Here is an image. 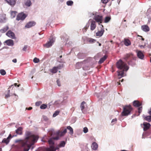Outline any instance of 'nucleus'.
<instances>
[{
    "mask_svg": "<svg viewBox=\"0 0 151 151\" xmlns=\"http://www.w3.org/2000/svg\"><path fill=\"white\" fill-rule=\"evenodd\" d=\"M26 138L24 140L20 142L21 147L23 149L24 151H28L32 145L34 144L38 139V137L34 134H32L29 132L25 133Z\"/></svg>",
    "mask_w": 151,
    "mask_h": 151,
    "instance_id": "obj_1",
    "label": "nucleus"
},
{
    "mask_svg": "<svg viewBox=\"0 0 151 151\" xmlns=\"http://www.w3.org/2000/svg\"><path fill=\"white\" fill-rule=\"evenodd\" d=\"M133 110V108L130 105H125L123 107L121 114L122 116H128L131 114Z\"/></svg>",
    "mask_w": 151,
    "mask_h": 151,
    "instance_id": "obj_2",
    "label": "nucleus"
},
{
    "mask_svg": "<svg viewBox=\"0 0 151 151\" xmlns=\"http://www.w3.org/2000/svg\"><path fill=\"white\" fill-rule=\"evenodd\" d=\"M116 66L119 69L122 70H127L129 69L127 64L121 60H120L116 63Z\"/></svg>",
    "mask_w": 151,
    "mask_h": 151,
    "instance_id": "obj_3",
    "label": "nucleus"
},
{
    "mask_svg": "<svg viewBox=\"0 0 151 151\" xmlns=\"http://www.w3.org/2000/svg\"><path fill=\"white\" fill-rule=\"evenodd\" d=\"M124 58L128 62L129 64H132V61L135 60L136 59V58L132 53H130L125 55Z\"/></svg>",
    "mask_w": 151,
    "mask_h": 151,
    "instance_id": "obj_4",
    "label": "nucleus"
},
{
    "mask_svg": "<svg viewBox=\"0 0 151 151\" xmlns=\"http://www.w3.org/2000/svg\"><path fill=\"white\" fill-rule=\"evenodd\" d=\"M50 147L46 148L44 151H55V149L54 143L52 138H50L48 141Z\"/></svg>",
    "mask_w": 151,
    "mask_h": 151,
    "instance_id": "obj_5",
    "label": "nucleus"
},
{
    "mask_svg": "<svg viewBox=\"0 0 151 151\" xmlns=\"http://www.w3.org/2000/svg\"><path fill=\"white\" fill-rule=\"evenodd\" d=\"M55 37H53L52 36H51L49 41L47 42L46 44H43V46L46 48L50 47L52 46V44L55 42Z\"/></svg>",
    "mask_w": 151,
    "mask_h": 151,
    "instance_id": "obj_6",
    "label": "nucleus"
},
{
    "mask_svg": "<svg viewBox=\"0 0 151 151\" xmlns=\"http://www.w3.org/2000/svg\"><path fill=\"white\" fill-rule=\"evenodd\" d=\"M93 19L100 25L103 22V17L101 15H96L94 16Z\"/></svg>",
    "mask_w": 151,
    "mask_h": 151,
    "instance_id": "obj_7",
    "label": "nucleus"
},
{
    "mask_svg": "<svg viewBox=\"0 0 151 151\" xmlns=\"http://www.w3.org/2000/svg\"><path fill=\"white\" fill-rule=\"evenodd\" d=\"M27 16L26 14H24L23 13H21L19 14L17 16L16 19L19 21V20H23Z\"/></svg>",
    "mask_w": 151,
    "mask_h": 151,
    "instance_id": "obj_8",
    "label": "nucleus"
},
{
    "mask_svg": "<svg viewBox=\"0 0 151 151\" xmlns=\"http://www.w3.org/2000/svg\"><path fill=\"white\" fill-rule=\"evenodd\" d=\"M6 35L7 36L12 39H14L16 38L14 33L11 30L8 31L6 32Z\"/></svg>",
    "mask_w": 151,
    "mask_h": 151,
    "instance_id": "obj_9",
    "label": "nucleus"
},
{
    "mask_svg": "<svg viewBox=\"0 0 151 151\" xmlns=\"http://www.w3.org/2000/svg\"><path fill=\"white\" fill-rule=\"evenodd\" d=\"M102 26V28L100 31H98L96 33V35L99 37L101 36L103 34L104 32V29L103 26L102 25H101Z\"/></svg>",
    "mask_w": 151,
    "mask_h": 151,
    "instance_id": "obj_10",
    "label": "nucleus"
},
{
    "mask_svg": "<svg viewBox=\"0 0 151 151\" xmlns=\"http://www.w3.org/2000/svg\"><path fill=\"white\" fill-rule=\"evenodd\" d=\"M4 43H6V45L9 46H12L14 45V41L11 39H8L6 40Z\"/></svg>",
    "mask_w": 151,
    "mask_h": 151,
    "instance_id": "obj_11",
    "label": "nucleus"
},
{
    "mask_svg": "<svg viewBox=\"0 0 151 151\" xmlns=\"http://www.w3.org/2000/svg\"><path fill=\"white\" fill-rule=\"evenodd\" d=\"M61 68V66L58 65L57 67H54L53 68L50 69V72L53 73H55L58 72V69H60Z\"/></svg>",
    "mask_w": 151,
    "mask_h": 151,
    "instance_id": "obj_12",
    "label": "nucleus"
},
{
    "mask_svg": "<svg viewBox=\"0 0 151 151\" xmlns=\"http://www.w3.org/2000/svg\"><path fill=\"white\" fill-rule=\"evenodd\" d=\"M127 70H122L121 71L118 70L117 72L118 73V78L119 79H120L124 76V71H127Z\"/></svg>",
    "mask_w": 151,
    "mask_h": 151,
    "instance_id": "obj_13",
    "label": "nucleus"
},
{
    "mask_svg": "<svg viewBox=\"0 0 151 151\" xmlns=\"http://www.w3.org/2000/svg\"><path fill=\"white\" fill-rule=\"evenodd\" d=\"M142 105V103L137 100H135L133 102V105L134 107H139Z\"/></svg>",
    "mask_w": 151,
    "mask_h": 151,
    "instance_id": "obj_14",
    "label": "nucleus"
},
{
    "mask_svg": "<svg viewBox=\"0 0 151 151\" xmlns=\"http://www.w3.org/2000/svg\"><path fill=\"white\" fill-rule=\"evenodd\" d=\"M36 24V23L34 22H29L25 26V27L27 28H29L32 26H34Z\"/></svg>",
    "mask_w": 151,
    "mask_h": 151,
    "instance_id": "obj_15",
    "label": "nucleus"
},
{
    "mask_svg": "<svg viewBox=\"0 0 151 151\" xmlns=\"http://www.w3.org/2000/svg\"><path fill=\"white\" fill-rule=\"evenodd\" d=\"M143 125L144 126L143 129L144 131H146L148 130L150 126V123L144 122L143 123Z\"/></svg>",
    "mask_w": 151,
    "mask_h": 151,
    "instance_id": "obj_16",
    "label": "nucleus"
},
{
    "mask_svg": "<svg viewBox=\"0 0 151 151\" xmlns=\"http://www.w3.org/2000/svg\"><path fill=\"white\" fill-rule=\"evenodd\" d=\"M67 132V131L66 129H65L63 131H58L57 133V134L58 136H62L64 135Z\"/></svg>",
    "mask_w": 151,
    "mask_h": 151,
    "instance_id": "obj_17",
    "label": "nucleus"
},
{
    "mask_svg": "<svg viewBox=\"0 0 151 151\" xmlns=\"http://www.w3.org/2000/svg\"><path fill=\"white\" fill-rule=\"evenodd\" d=\"M96 27V25L95 22L93 20L92 21L90 25L91 30L92 31L94 30Z\"/></svg>",
    "mask_w": 151,
    "mask_h": 151,
    "instance_id": "obj_18",
    "label": "nucleus"
},
{
    "mask_svg": "<svg viewBox=\"0 0 151 151\" xmlns=\"http://www.w3.org/2000/svg\"><path fill=\"white\" fill-rule=\"evenodd\" d=\"M10 5L14 6L16 3L15 0H5Z\"/></svg>",
    "mask_w": 151,
    "mask_h": 151,
    "instance_id": "obj_19",
    "label": "nucleus"
},
{
    "mask_svg": "<svg viewBox=\"0 0 151 151\" xmlns=\"http://www.w3.org/2000/svg\"><path fill=\"white\" fill-rule=\"evenodd\" d=\"M137 52V56L139 58L142 59L144 57V55L140 51H138Z\"/></svg>",
    "mask_w": 151,
    "mask_h": 151,
    "instance_id": "obj_20",
    "label": "nucleus"
},
{
    "mask_svg": "<svg viewBox=\"0 0 151 151\" xmlns=\"http://www.w3.org/2000/svg\"><path fill=\"white\" fill-rule=\"evenodd\" d=\"M142 29L145 32H148L149 31V27L147 25H144L141 27Z\"/></svg>",
    "mask_w": 151,
    "mask_h": 151,
    "instance_id": "obj_21",
    "label": "nucleus"
},
{
    "mask_svg": "<svg viewBox=\"0 0 151 151\" xmlns=\"http://www.w3.org/2000/svg\"><path fill=\"white\" fill-rule=\"evenodd\" d=\"M124 44L126 46H128L130 45L131 43L129 39L125 38L124 39Z\"/></svg>",
    "mask_w": 151,
    "mask_h": 151,
    "instance_id": "obj_22",
    "label": "nucleus"
},
{
    "mask_svg": "<svg viewBox=\"0 0 151 151\" xmlns=\"http://www.w3.org/2000/svg\"><path fill=\"white\" fill-rule=\"evenodd\" d=\"M6 20L5 15L4 14L0 15V22L4 23Z\"/></svg>",
    "mask_w": 151,
    "mask_h": 151,
    "instance_id": "obj_23",
    "label": "nucleus"
},
{
    "mask_svg": "<svg viewBox=\"0 0 151 151\" xmlns=\"http://www.w3.org/2000/svg\"><path fill=\"white\" fill-rule=\"evenodd\" d=\"M98 147V145L96 142H93L92 143L91 147L92 149L96 150H97Z\"/></svg>",
    "mask_w": 151,
    "mask_h": 151,
    "instance_id": "obj_24",
    "label": "nucleus"
},
{
    "mask_svg": "<svg viewBox=\"0 0 151 151\" xmlns=\"http://www.w3.org/2000/svg\"><path fill=\"white\" fill-rule=\"evenodd\" d=\"M22 128L21 127H19L16 130V133L18 134H22Z\"/></svg>",
    "mask_w": 151,
    "mask_h": 151,
    "instance_id": "obj_25",
    "label": "nucleus"
},
{
    "mask_svg": "<svg viewBox=\"0 0 151 151\" xmlns=\"http://www.w3.org/2000/svg\"><path fill=\"white\" fill-rule=\"evenodd\" d=\"M107 58V56L106 55H104L103 58H101L100 59V60L98 62L99 63V64L102 63L106 60Z\"/></svg>",
    "mask_w": 151,
    "mask_h": 151,
    "instance_id": "obj_26",
    "label": "nucleus"
},
{
    "mask_svg": "<svg viewBox=\"0 0 151 151\" xmlns=\"http://www.w3.org/2000/svg\"><path fill=\"white\" fill-rule=\"evenodd\" d=\"M9 29V27L7 26L3 28L0 29V32L2 33H4L6 32Z\"/></svg>",
    "mask_w": 151,
    "mask_h": 151,
    "instance_id": "obj_27",
    "label": "nucleus"
},
{
    "mask_svg": "<svg viewBox=\"0 0 151 151\" xmlns=\"http://www.w3.org/2000/svg\"><path fill=\"white\" fill-rule=\"evenodd\" d=\"M143 117L145 120L148 122H150L151 121V116H143Z\"/></svg>",
    "mask_w": 151,
    "mask_h": 151,
    "instance_id": "obj_28",
    "label": "nucleus"
},
{
    "mask_svg": "<svg viewBox=\"0 0 151 151\" xmlns=\"http://www.w3.org/2000/svg\"><path fill=\"white\" fill-rule=\"evenodd\" d=\"M67 129L69 130V133L70 134L72 135L73 134V129L70 126H67Z\"/></svg>",
    "mask_w": 151,
    "mask_h": 151,
    "instance_id": "obj_29",
    "label": "nucleus"
},
{
    "mask_svg": "<svg viewBox=\"0 0 151 151\" xmlns=\"http://www.w3.org/2000/svg\"><path fill=\"white\" fill-rule=\"evenodd\" d=\"M9 142V137H8L6 139L4 138L2 141V142L8 144Z\"/></svg>",
    "mask_w": 151,
    "mask_h": 151,
    "instance_id": "obj_30",
    "label": "nucleus"
},
{
    "mask_svg": "<svg viewBox=\"0 0 151 151\" xmlns=\"http://www.w3.org/2000/svg\"><path fill=\"white\" fill-rule=\"evenodd\" d=\"M111 18L110 17H106L105 18L104 22L106 23H108L110 21V20H111Z\"/></svg>",
    "mask_w": 151,
    "mask_h": 151,
    "instance_id": "obj_31",
    "label": "nucleus"
},
{
    "mask_svg": "<svg viewBox=\"0 0 151 151\" xmlns=\"http://www.w3.org/2000/svg\"><path fill=\"white\" fill-rule=\"evenodd\" d=\"M86 104V103L84 101H83L82 102V103H81V109L82 110V111H83V110L85 108V106L84 105V104Z\"/></svg>",
    "mask_w": 151,
    "mask_h": 151,
    "instance_id": "obj_32",
    "label": "nucleus"
},
{
    "mask_svg": "<svg viewBox=\"0 0 151 151\" xmlns=\"http://www.w3.org/2000/svg\"><path fill=\"white\" fill-rule=\"evenodd\" d=\"M31 4V1L29 0H27L25 3V5L28 6H30Z\"/></svg>",
    "mask_w": 151,
    "mask_h": 151,
    "instance_id": "obj_33",
    "label": "nucleus"
},
{
    "mask_svg": "<svg viewBox=\"0 0 151 151\" xmlns=\"http://www.w3.org/2000/svg\"><path fill=\"white\" fill-rule=\"evenodd\" d=\"M82 64V63H77L76 65V67L78 68L79 69L81 67V65Z\"/></svg>",
    "mask_w": 151,
    "mask_h": 151,
    "instance_id": "obj_34",
    "label": "nucleus"
},
{
    "mask_svg": "<svg viewBox=\"0 0 151 151\" xmlns=\"http://www.w3.org/2000/svg\"><path fill=\"white\" fill-rule=\"evenodd\" d=\"M65 143L64 141H61L59 145V147H64L65 146Z\"/></svg>",
    "mask_w": 151,
    "mask_h": 151,
    "instance_id": "obj_35",
    "label": "nucleus"
},
{
    "mask_svg": "<svg viewBox=\"0 0 151 151\" xmlns=\"http://www.w3.org/2000/svg\"><path fill=\"white\" fill-rule=\"evenodd\" d=\"M89 27V24H87L86 25V26L84 27L83 29V32H86L87 29H88Z\"/></svg>",
    "mask_w": 151,
    "mask_h": 151,
    "instance_id": "obj_36",
    "label": "nucleus"
},
{
    "mask_svg": "<svg viewBox=\"0 0 151 151\" xmlns=\"http://www.w3.org/2000/svg\"><path fill=\"white\" fill-rule=\"evenodd\" d=\"M66 3L68 6H72L73 4V2L72 1H68Z\"/></svg>",
    "mask_w": 151,
    "mask_h": 151,
    "instance_id": "obj_37",
    "label": "nucleus"
},
{
    "mask_svg": "<svg viewBox=\"0 0 151 151\" xmlns=\"http://www.w3.org/2000/svg\"><path fill=\"white\" fill-rule=\"evenodd\" d=\"M60 111H56L53 115V117H55L59 114Z\"/></svg>",
    "mask_w": 151,
    "mask_h": 151,
    "instance_id": "obj_38",
    "label": "nucleus"
},
{
    "mask_svg": "<svg viewBox=\"0 0 151 151\" xmlns=\"http://www.w3.org/2000/svg\"><path fill=\"white\" fill-rule=\"evenodd\" d=\"M47 105L45 104H42L40 106V108L41 109H45L46 108Z\"/></svg>",
    "mask_w": 151,
    "mask_h": 151,
    "instance_id": "obj_39",
    "label": "nucleus"
},
{
    "mask_svg": "<svg viewBox=\"0 0 151 151\" xmlns=\"http://www.w3.org/2000/svg\"><path fill=\"white\" fill-rule=\"evenodd\" d=\"M0 72L1 74L3 76L5 75L6 74V72L4 70H1Z\"/></svg>",
    "mask_w": 151,
    "mask_h": 151,
    "instance_id": "obj_40",
    "label": "nucleus"
},
{
    "mask_svg": "<svg viewBox=\"0 0 151 151\" xmlns=\"http://www.w3.org/2000/svg\"><path fill=\"white\" fill-rule=\"evenodd\" d=\"M40 61V60L38 58H35L33 59V62L35 63H38Z\"/></svg>",
    "mask_w": 151,
    "mask_h": 151,
    "instance_id": "obj_41",
    "label": "nucleus"
},
{
    "mask_svg": "<svg viewBox=\"0 0 151 151\" xmlns=\"http://www.w3.org/2000/svg\"><path fill=\"white\" fill-rule=\"evenodd\" d=\"M16 12L14 11H12L11 12V14L12 18L15 17L16 14Z\"/></svg>",
    "mask_w": 151,
    "mask_h": 151,
    "instance_id": "obj_42",
    "label": "nucleus"
},
{
    "mask_svg": "<svg viewBox=\"0 0 151 151\" xmlns=\"http://www.w3.org/2000/svg\"><path fill=\"white\" fill-rule=\"evenodd\" d=\"M42 104V102L41 101H39L35 103V105L37 106H39Z\"/></svg>",
    "mask_w": 151,
    "mask_h": 151,
    "instance_id": "obj_43",
    "label": "nucleus"
},
{
    "mask_svg": "<svg viewBox=\"0 0 151 151\" xmlns=\"http://www.w3.org/2000/svg\"><path fill=\"white\" fill-rule=\"evenodd\" d=\"M142 106L138 108V113L140 114L142 111Z\"/></svg>",
    "mask_w": 151,
    "mask_h": 151,
    "instance_id": "obj_44",
    "label": "nucleus"
},
{
    "mask_svg": "<svg viewBox=\"0 0 151 151\" xmlns=\"http://www.w3.org/2000/svg\"><path fill=\"white\" fill-rule=\"evenodd\" d=\"M83 131L84 133H86L88 131V128L86 127L84 128Z\"/></svg>",
    "mask_w": 151,
    "mask_h": 151,
    "instance_id": "obj_45",
    "label": "nucleus"
},
{
    "mask_svg": "<svg viewBox=\"0 0 151 151\" xmlns=\"http://www.w3.org/2000/svg\"><path fill=\"white\" fill-rule=\"evenodd\" d=\"M95 41H96V40H95L93 39H91L89 40V42H90V43H93L95 42Z\"/></svg>",
    "mask_w": 151,
    "mask_h": 151,
    "instance_id": "obj_46",
    "label": "nucleus"
},
{
    "mask_svg": "<svg viewBox=\"0 0 151 151\" xmlns=\"http://www.w3.org/2000/svg\"><path fill=\"white\" fill-rule=\"evenodd\" d=\"M10 91L9 90L8 91V93L5 95V98L7 99L8 97H9L10 96V94H9Z\"/></svg>",
    "mask_w": 151,
    "mask_h": 151,
    "instance_id": "obj_47",
    "label": "nucleus"
},
{
    "mask_svg": "<svg viewBox=\"0 0 151 151\" xmlns=\"http://www.w3.org/2000/svg\"><path fill=\"white\" fill-rule=\"evenodd\" d=\"M116 121H117V119L116 118L113 119L112 120L111 123H113V124H114L116 122Z\"/></svg>",
    "mask_w": 151,
    "mask_h": 151,
    "instance_id": "obj_48",
    "label": "nucleus"
},
{
    "mask_svg": "<svg viewBox=\"0 0 151 151\" xmlns=\"http://www.w3.org/2000/svg\"><path fill=\"white\" fill-rule=\"evenodd\" d=\"M101 1L104 4L107 3L108 2V0H101Z\"/></svg>",
    "mask_w": 151,
    "mask_h": 151,
    "instance_id": "obj_49",
    "label": "nucleus"
},
{
    "mask_svg": "<svg viewBox=\"0 0 151 151\" xmlns=\"http://www.w3.org/2000/svg\"><path fill=\"white\" fill-rule=\"evenodd\" d=\"M57 83L58 85L60 86V82L59 81V80L58 79L57 80Z\"/></svg>",
    "mask_w": 151,
    "mask_h": 151,
    "instance_id": "obj_50",
    "label": "nucleus"
},
{
    "mask_svg": "<svg viewBox=\"0 0 151 151\" xmlns=\"http://www.w3.org/2000/svg\"><path fill=\"white\" fill-rule=\"evenodd\" d=\"M27 46H25L23 48V51H26L27 48Z\"/></svg>",
    "mask_w": 151,
    "mask_h": 151,
    "instance_id": "obj_51",
    "label": "nucleus"
},
{
    "mask_svg": "<svg viewBox=\"0 0 151 151\" xmlns=\"http://www.w3.org/2000/svg\"><path fill=\"white\" fill-rule=\"evenodd\" d=\"M12 62L14 63H16L17 62V59L16 58L12 60Z\"/></svg>",
    "mask_w": 151,
    "mask_h": 151,
    "instance_id": "obj_52",
    "label": "nucleus"
},
{
    "mask_svg": "<svg viewBox=\"0 0 151 151\" xmlns=\"http://www.w3.org/2000/svg\"><path fill=\"white\" fill-rule=\"evenodd\" d=\"M53 139H55V140H58V139H59V137H53V138H52Z\"/></svg>",
    "mask_w": 151,
    "mask_h": 151,
    "instance_id": "obj_53",
    "label": "nucleus"
},
{
    "mask_svg": "<svg viewBox=\"0 0 151 151\" xmlns=\"http://www.w3.org/2000/svg\"><path fill=\"white\" fill-rule=\"evenodd\" d=\"M138 36L140 37H141V40H142V41H144V40L145 39L142 37V36H139V35H138Z\"/></svg>",
    "mask_w": 151,
    "mask_h": 151,
    "instance_id": "obj_54",
    "label": "nucleus"
},
{
    "mask_svg": "<svg viewBox=\"0 0 151 151\" xmlns=\"http://www.w3.org/2000/svg\"><path fill=\"white\" fill-rule=\"evenodd\" d=\"M14 86H17V87H19L20 86V84H19V85H17V83H15L14 84Z\"/></svg>",
    "mask_w": 151,
    "mask_h": 151,
    "instance_id": "obj_55",
    "label": "nucleus"
},
{
    "mask_svg": "<svg viewBox=\"0 0 151 151\" xmlns=\"http://www.w3.org/2000/svg\"><path fill=\"white\" fill-rule=\"evenodd\" d=\"M32 109V107H30L27 109L28 110H30Z\"/></svg>",
    "mask_w": 151,
    "mask_h": 151,
    "instance_id": "obj_56",
    "label": "nucleus"
},
{
    "mask_svg": "<svg viewBox=\"0 0 151 151\" xmlns=\"http://www.w3.org/2000/svg\"><path fill=\"white\" fill-rule=\"evenodd\" d=\"M148 113L150 115H151V108L150 109Z\"/></svg>",
    "mask_w": 151,
    "mask_h": 151,
    "instance_id": "obj_57",
    "label": "nucleus"
},
{
    "mask_svg": "<svg viewBox=\"0 0 151 151\" xmlns=\"http://www.w3.org/2000/svg\"><path fill=\"white\" fill-rule=\"evenodd\" d=\"M117 83H118L119 85H120V81H118V82H117Z\"/></svg>",
    "mask_w": 151,
    "mask_h": 151,
    "instance_id": "obj_58",
    "label": "nucleus"
},
{
    "mask_svg": "<svg viewBox=\"0 0 151 151\" xmlns=\"http://www.w3.org/2000/svg\"><path fill=\"white\" fill-rule=\"evenodd\" d=\"M8 137H9V139H10V138H11V135L10 134Z\"/></svg>",
    "mask_w": 151,
    "mask_h": 151,
    "instance_id": "obj_59",
    "label": "nucleus"
},
{
    "mask_svg": "<svg viewBox=\"0 0 151 151\" xmlns=\"http://www.w3.org/2000/svg\"><path fill=\"white\" fill-rule=\"evenodd\" d=\"M123 81H124V79H122V80H121V82H123Z\"/></svg>",
    "mask_w": 151,
    "mask_h": 151,
    "instance_id": "obj_60",
    "label": "nucleus"
},
{
    "mask_svg": "<svg viewBox=\"0 0 151 151\" xmlns=\"http://www.w3.org/2000/svg\"><path fill=\"white\" fill-rule=\"evenodd\" d=\"M101 43H99V46H101Z\"/></svg>",
    "mask_w": 151,
    "mask_h": 151,
    "instance_id": "obj_61",
    "label": "nucleus"
},
{
    "mask_svg": "<svg viewBox=\"0 0 151 151\" xmlns=\"http://www.w3.org/2000/svg\"><path fill=\"white\" fill-rule=\"evenodd\" d=\"M113 41L112 40L110 41V42L112 43L113 42Z\"/></svg>",
    "mask_w": 151,
    "mask_h": 151,
    "instance_id": "obj_62",
    "label": "nucleus"
},
{
    "mask_svg": "<svg viewBox=\"0 0 151 151\" xmlns=\"http://www.w3.org/2000/svg\"><path fill=\"white\" fill-rule=\"evenodd\" d=\"M62 57V55H61L60 56V58H61Z\"/></svg>",
    "mask_w": 151,
    "mask_h": 151,
    "instance_id": "obj_63",
    "label": "nucleus"
},
{
    "mask_svg": "<svg viewBox=\"0 0 151 151\" xmlns=\"http://www.w3.org/2000/svg\"><path fill=\"white\" fill-rule=\"evenodd\" d=\"M150 62L151 63V58H150Z\"/></svg>",
    "mask_w": 151,
    "mask_h": 151,
    "instance_id": "obj_64",
    "label": "nucleus"
}]
</instances>
